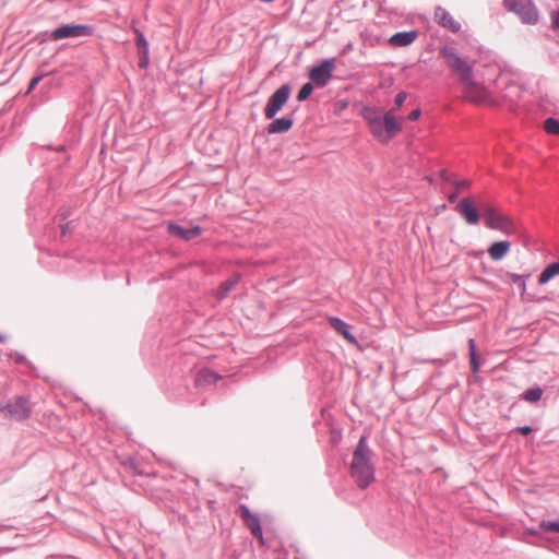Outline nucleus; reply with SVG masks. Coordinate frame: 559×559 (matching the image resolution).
Here are the masks:
<instances>
[{
	"mask_svg": "<svg viewBox=\"0 0 559 559\" xmlns=\"http://www.w3.org/2000/svg\"><path fill=\"white\" fill-rule=\"evenodd\" d=\"M504 4L509 11L520 16L522 22L535 24L538 21V13L531 0H504Z\"/></svg>",
	"mask_w": 559,
	"mask_h": 559,
	"instance_id": "obj_4",
	"label": "nucleus"
},
{
	"mask_svg": "<svg viewBox=\"0 0 559 559\" xmlns=\"http://www.w3.org/2000/svg\"><path fill=\"white\" fill-rule=\"evenodd\" d=\"M238 281H239V277H237L236 280H229V281L224 282L217 290V298L221 299V298L225 297L227 295V293L229 290H231V288L236 285V283Z\"/></svg>",
	"mask_w": 559,
	"mask_h": 559,
	"instance_id": "obj_23",
	"label": "nucleus"
},
{
	"mask_svg": "<svg viewBox=\"0 0 559 559\" xmlns=\"http://www.w3.org/2000/svg\"><path fill=\"white\" fill-rule=\"evenodd\" d=\"M440 176H441V178H442L443 180H447V181H450V180H451V179H450V177L448 176V174H447V171H445V170H442V171L440 173Z\"/></svg>",
	"mask_w": 559,
	"mask_h": 559,
	"instance_id": "obj_37",
	"label": "nucleus"
},
{
	"mask_svg": "<svg viewBox=\"0 0 559 559\" xmlns=\"http://www.w3.org/2000/svg\"><path fill=\"white\" fill-rule=\"evenodd\" d=\"M247 526L249 527L251 534L259 540L260 545H264V539L262 536V531L257 519L252 518L247 511Z\"/></svg>",
	"mask_w": 559,
	"mask_h": 559,
	"instance_id": "obj_20",
	"label": "nucleus"
},
{
	"mask_svg": "<svg viewBox=\"0 0 559 559\" xmlns=\"http://www.w3.org/2000/svg\"><path fill=\"white\" fill-rule=\"evenodd\" d=\"M334 60H324L310 71V79L319 86H324L332 76Z\"/></svg>",
	"mask_w": 559,
	"mask_h": 559,
	"instance_id": "obj_9",
	"label": "nucleus"
},
{
	"mask_svg": "<svg viewBox=\"0 0 559 559\" xmlns=\"http://www.w3.org/2000/svg\"><path fill=\"white\" fill-rule=\"evenodd\" d=\"M140 67L145 68L148 63V55H140Z\"/></svg>",
	"mask_w": 559,
	"mask_h": 559,
	"instance_id": "obj_34",
	"label": "nucleus"
},
{
	"mask_svg": "<svg viewBox=\"0 0 559 559\" xmlns=\"http://www.w3.org/2000/svg\"><path fill=\"white\" fill-rule=\"evenodd\" d=\"M471 365H472L473 371L477 372L478 371V362H477L476 355L474 356V358H471Z\"/></svg>",
	"mask_w": 559,
	"mask_h": 559,
	"instance_id": "obj_35",
	"label": "nucleus"
},
{
	"mask_svg": "<svg viewBox=\"0 0 559 559\" xmlns=\"http://www.w3.org/2000/svg\"><path fill=\"white\" fill-rule=\"evenodd\" d=\"M221 380V376L210 369H202L198 372L194 383L199 388H204L215 384Z\"/></svg>",
	"mask_w": 559,
	"mask_h": 559,
	"instance_id": "obj_17",
	"label": "nucleus"
},
{
	"mask_svg": "<svg viewBox=\"0 0 559 559\" xmlns=\"http://www.w3.org/2000/svg\"><path fill=\"white\" fill-rule=\"evenodd\" d=\"M312 85L310 83H306L301 86L300 91L298 92L297 99L299 102L306 100L310 94L312 93Z\"/></svg>",
	"mask_w": 559,
	"mask_h": 559,
	"instance_id": "obj_25",
	"label": "nucleus"
},
{
	"mask_svg": "<svg viewBox=\"0 0 559 559\" xmlns=\"http://www.w3.org/2000/svg\"><path fill=\"white\" fill-rule=\"evenodd\" d=\"M240 516L242 519H245V508L243 507L240 508Z\"/></svg>",
	"mask_w": 559,
	"mask_h": 559,
	"instance_id": "obj_39",
	"label": "nucleus"
},
{
	"mask_svg": "<svg viewBox=\"0 0 559 559\" xmlns=\"http://www.w3.org/2000/svg\"><path fill=\"white\" fill-rule=\"evenodd\" d=\"M468 346H469V357L474 358V356L476 355V345H475V341L473 338H471L468 341Z\"/></svg>",
	"mask_w": 559,
	"mask_h": 559,
	"instance_id": "obj_31",
	"label": "nucleus"
},
{
	"mask_svg": "<svg viewBox=\"0 0 559 559\" xmlns=\"http://www.w3.org/2000/svg\"><path fill=\"white\" fill-rule=\"evenodd\" d=\"M365 119L368 121L372 135L382 143H388L402 130L401 119L395 117L393 110L385 112L382 118L374 111H367Z\"/></svg>",
	"mask_w": 559,
	"mask_h": 559,
	"instance_id": "obj_2",
	"label": "nucleus"
},
{
	"mask_svg": "<svg viewBox=\"0 0 559 559\" xmlns=\"http://www.w3.org/2000/svg\"><path fill=\"white\" fill-rule=\"evenodd\" d=\"M290 95V87L287 84L277 88L269 98L264 107V116L266 119H272L284 107Z\"/></svg>",
	"mask_w": 559,
	"mask_h": 559,
	"instance_id": "obj_5",
	"label": "nucleus"
},
{
	"mask_svg": "<svg viewBox=\"0 0 559 559\" xmlns=\"http://www.w3.org/2000/svg\"><path fill=\"white\" fill-rule=\"evenodd\" d=\"M543 391L540 388L528 389L524 392L523 399L527 402H537L540 400Z\"/></svg>",
	"mask_w": 559,
	"mask_h": 559,
	"instance_id": "obj_21",
	"label": "nucleus"
},
{
	"mask_svg": "<svg viewBox=\"0 0 559 559\" xmlns=\"http://www.w3.org/2000/svg\"><path fill=\"white\" fill-rule=\"evenodd\" d=\"M456 197H457V194H456V193H452V194H450V195H449V201H450V202H454V201H455V199H456Z\"/></svg>",
	"mask_w": 559,
	"mask_h": 559,
	"instance_id": "obj_38",
	"label": "nucleus"
},
{
	"mask_svg": "<svg viewBox=\"0 0 559 559\" xmlns=\"http://www.w3.org/2000/svg\"><path fill=\"white\" fill-rule=\"evenodd\" d=\"M510 248L511 243L509 241H496L488 248V254L493 261H499L508 254Z\"/></svg>",
	"mask_w": 559,
	"mask_h": 559,
	"instance_id": "obj_18",
	"label": "nucleus"
},
{
	"mask_svg": "<svg viewBox=\"0 0 559 559\" xmlns=\"http://www.w3.org/2000/svg\"><path fill=\"white\" fill-rule=\"evenodd\" d=\"M442 56L449 68L455 71L462 81H468L472 78V68L453 49H443Z\"/></svg>",
	"mask_w": 559,
	"mask_h": 559,
	"instance_id": "obj_6",
	"label": "nucleus"
},
{
	"mask_svg": "<svg viewBox=\"0 0 559 559\" xmlns=\"http://www.w3.org/2000/svg\"><path fill=\"white\" fill-rule=\"evenodd\" d=\"M436 22L444 28L453 33H457L461 29V24L444 9L437 8L435 11Z\"/></svg>",
	"mask_w": 559,
	"mask_h": 559,
	"instance_id": "obj_11",
	"label": "nucleus"
},
{
	"mask_svg": "<svg viewBox=\"0 0 559 559\" xmlns=\"http://www.w3.org/2000/svg\"><path fill=\"white\" fill-rule=\"evenodd\" d=\"M91 34H92V29L90 26L68 24V25H62V26L56 28L51 33V39L60 40V39L70 38V37L90 36Z\"/></svg>",
	"mask_w": 559,
	"mask_h": 559,
	"instance_id": "obj_7",
	"label": "nucleus"
},
{
	"mask_svg": "<svg viewBox=\"0 0 559 559\" xmlns=\"http://www.w3.org/2000/svg\"><path fill=\"white\" fill-rule=\"evenodd\" d=\"M8 409L10 415L19 420L26 419L31 413L28 402L21 397L8 405Z\"/></svg>",
	"mask_w": 559,
	"mask_h": 559,
	"instance_id": "obj_12",
	"label": "nucleus"
},
{
	"mask_svg": "<svg viewBox=\"0 0 559 559\" xmlns=\"http://www.w3.org/2000/svg\"><path fill=\"white\" fill-rule=\"evenodd\" d=\"M371 454V450L367 445V438L362 436L354 451L350 464V474L361 489L367 488L374 480Z\"/></svg>",
	"mask_w": 559,
	"mask_h": 559,
	"instance_id": "obj_1",
	"label": "nucleus"
},
{
	"mask_svg": "<svg viewBox=\"0 0 559 559\" xmlns=\"http://www.w3.org/2000/svg\"><path fill=\"white\" fill-rule=\"evenodd\" d=\"M168 231L183 240H191L201 235V227L183 228L177 224H168Z\"/></svg>",
	"mask_w": 559,
	"mask_h": 559,
	"instance_id": "obj_14",
	"label": "nucleus"
},
{
	"mask_svg": "<svg viewBox=\"0 0 559 559\" xmlns=\"http://www.w3.org/2000/svg\"><path fill=\"white\" fill-rule=\"evenodd\" d=\"M328 321L330 325L338 333L341 334L348 343L356 345L357 340L356 337L350 333L349 325L344 322L343 320L335 318V317H329Z\"/></svg>",
	"mask_w": 559,
	"mask_h": 559,
	"instance_id": "obj_13",
	"label": "nucleus"
},
{
	"mask_svg": "<svg viewBox=\"0 0 559 559\" xmlns=\"http://www.w3.org/2000/svg\"><path fill=\"white\" fill-rule=\"evenodd\" d=\"M559 275V263H551L546 266V269L540 273L538 277V283L540 285H545L548 283L554 276Z\"/></svg>",
	"mask_w": 559,
	"mask_h": 559,
	"instance_id": "obj_19",
	"label": "nucleus"
},
{
	"mask_svg": "<svg viewBox=\"0 0 559 559\" xmlns=\"http://www.w3.org/2000/svg\"><path fill=\"white\" fill-rule=\"evenodd\" d=\"M406 98H407V94L405 92H400L395 96V99H394L396 107H401L404 104Z\"/></svg>",
	"mask_w": 559,
	"mask_h": 559,
	"instance_id": "obj_28",
	"label": "nucleus"
},
{
	"mask_svg": "<svg viewBox=\"0 0 559 559\" xmlns=\"http://www.w3.org/2000/svg\"><path fill=\"white\" fill-rule=\"evenodd\" d=\"M135 34H136V46L140 50V55H148V44H147L146 39L144 38L143 34L139 29H135Z\"/></svg>",
	"mask_w": 559,
	"mask_h": 559,
	"instance_id": "obj_24",
	"label": "nucleus"
},
{
	"mask_svg": "<svg viewBox=\"0 0 559 559\" xmlns=\"http://www.w3.org/2000/svg\"><path fill=\"white\" fill-rule=\"evenodd\" d=\"M545 131L549 134L559 135V121L554 118H548L544 122Z\"/></svg>",
	"mask_w": 559,
	"mask_h": 559,
	"instance_id": "obj_22",
	"label": "nucleus"
},
{
	"mask_svg": "<svg viewBox=\"0 0 559 559\" xmlns=\"http://www.w3.org/2000/svg\"><path fill=\"white\" fill-rule=\"evenodd\" d=\"M540 528L546 532H556L559 533V522L554 521H544L540 523Z\"/></svg>",
	"mask_w": 559,
	"mask_h": 559,
	"instance_id": "obj_27",
	"label": "nucleus"
},
{
	"mask_svg": "<svg viewBox=\"0 0 559 559\" xmlns=\"http://www.w3.org/2000/svg\"><path fill=\"white\" fill-rule=\"evenodd\" d=\"M41 75L39 76H35L29 82V86H28V92L33 91L35 88V86L40 82L41 80Z\"/></svg>",
	"mask_w": 559,
	"mask_h": 559,
	"instance_id": "obj_32",
	"label": "nucleus"
},
{
	"mask_svg": "<svg viewBox=\"0 0 559 559\" xmlns=\"http://www.w3.org/2000/svg\"><path fill=\"white\" fill-rule=\"evenodd\" d=\"M456 212L464 217L467 224L476 225L479 222V214L471 199H462L455 207Z\"/></svg>",
	"mask_w": 559,
	"mask_h": 559,
	"instance_id": "obj_10",
	"label": "nucleus"
},
{
	"mask_svg": "<svg viewBox=\"0 0 559 559\" xmlns=\"http://www.w3.org/2000/svg\"><path fill=\"white\" fill-rule=\"evenodd\" d=\"M7 340L5 335L0 334V343H3Z\"/></svg>",
	"mask_w": 559,
	"mask_h": 559,
	"instance_id": "obj_40",
	"label": "nucleus"
},
{
	"mask_svg": "<svg viewBox=\"0 0 559 559\" xmlns=\"http://www.w3.org/2000/svg\"><path fill=\"white\" fill-rule=\"evenodd\" d=\"M294 124V119L292 117H282L274 119L269 126H267V133L269 134H277V133H285L292 129Z\"/></svg>",
	"mask_w": 559,
	"mask_h": 559,
	"instance_id": "obj_16",
	"label": "nucleus"
},
{
	"mask_svg": "<svg viewBox=\"0 0 559 559\" xmlns=\"http://www.w3.org/2000/svg\"><path fill=\"white\" fill-rule=\"evenodd\" d=\"M510 277L513 283L519 285V287L521 289V295L524 296V294L526 293V283L523 278V276L519 275V274H510Z\"/></svg>",
	"mask_w": 559,
	"mask_h": 559,
	"instance_id": "obj_26",
	"label": "nucleus"
},
{
	"mask_svg": "<svg viewBox=\"0 0 559 559\" xmlns=\"http://www.w3.org/2000/svg\"><path fill=\"white\" fill-rule=\"evenodd\" d=\"M484 218L486 226L490 229H497L506 235H512L516 231L513 219L492 206L485 209Z\"/></svg>",
	"mask_w": 559,
	"mask_h": 559,
	"instance_id": "obj_3",
	"label": "nucleus"
},
{
	"mask_svg": "<svg viewBox=\"0 0 559 559\" xmlns=\"http://www.w3.org/2000/svg\"><path fill=\"white\" fill-rule=\"evenodd\" d=\"M519 431H520L522 435L526 436V435H528V433H531V432H532V428H531V427H528V426H524V427H520V428H519Z\"/></svg>",
	"mask_w": 559,
	"mask_h": 559,
	"instance_id": "obj_36",
	"label": "nucleus"
},
{
	"mask_svg": "<svg viewBox=\"0 0 559 559\" xmlns=\"http://www.w3.org/2000/svg\"><path fill=\"white\" fill-rule=\"evenodd\" d=\"M464 82L466 83L465 97L469 102L479 104V105L490 103V95L484 86L473 82L472 78L468 81H464Z\"/></svg>",
	"mask_w": 559,
	"mask_h": 559,
	"instance_id": "obj_8",
	"label": "nucleus"
},
{
	"mask_svg": "<svg viewBox=\"0 0 559 559\" xmlns=\"http://www.w3.org/2000/svg\"><path fill=\"white\" fill-rule=\"evenodd\" d=\"M453 183L457 190L467 189L471 187V181H468V180H457V181H454Z\"/></svg>",
	"mask_w": 559,
	"mask_h": 559,
	"instance_id": "obj_29",
	"label": "nucleus"
},
{
	"mask_svg": "<svg viewBox=\"0 0 559 559\" xmlns=\"http://www.w3.org/2000/svg\"><path fill=\"white\" fill-rule=\"evenodd\" d=\"M421 115V111L420 109H414L409 115H408V119L412 120V121H415L417 120Z\"/></svg>",
	"mask_w": 559,
	"mask_h": 559,
	"instance_id": "obj_33",
	"label": "nucleus"
},
{
	"mask_svg": "<svg viewBox=\"0 0 559 559\" xmlns=\"http://www.w3.org/2000/svg\"><path fill=\"white\" fill-rule=\"evenodd\" d=\"M417 37L418 33L416 31L400 32L392 35L389 43L393 47H405L414 43Z\"/></svg>",
	"mask_w": 559,
	"mask_h": 559,
	"instance_id": "obj_15",
	"label": "nucleus"
},
{
	"mask_svg": "<svg viewBox=\"0 0 559 559\" xmlns=\"http://www.w3.org/2000/svg\"><path fill=\"white\" fill-rule=\"evenodd\" d=\"M551 23L554 28L559 29V11H554L551 13Z\"/></svg>",
	"mask_w": 559,
	"mask_h": 559,
	"instance_id": "obj_30",
	"label": "nucleus"
}]
</instances>
